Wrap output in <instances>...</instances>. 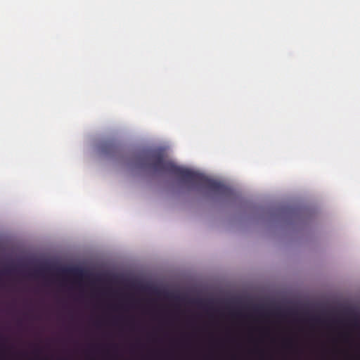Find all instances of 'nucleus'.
I'll return each instance as SVG.
<instances>
[{"label": "nucleus", "instance_id": "nucleus-3", "mask_svg": "<svg viewBox=\"0 0 360 360\" xmlns=\"http://www.w3.org/2000/svg\"><path fill=\"white\" fill-rule=\"evenodd\" d=\"M292 340L291 339H288L285 341V345L288 347H292Z\"/></svg>", "mask_w": 360, "mask_h": 360}, {"label": "nucleus", "instance_id": "nucleus-2", "mask_svg": "<svg viewBox=\"0 0 360 360\" xmlns=\"http://www.w3.org/2000/svg\"><path fill=\"white\" fill-rule=\"evenodd\" d=\"M117 146L112 143H108L103 146V150L105 151H112L114 152L116 149Z\"/></svg>", "mask_w": 360, "mask_h": 360}, {"label": "nucleus", "instance_id": "nucleus-1", "mask_svg": "<svg viewBox=\"0 0 360 360\" xmlns=\"http://www.w3.org/2000/svg\"><path fill=\"white\" fill-rule=\"evenodd\" d=\"M141 165L155 172L173 174L186 182L201 186L218 194L226 195L229 193V188L221 182L207 178L198 172L177 166L172 162L165 160L160 153H155L143 158Z\"/></svg>", "mask_w": 360, "mask_h": 360}]
</instances>
